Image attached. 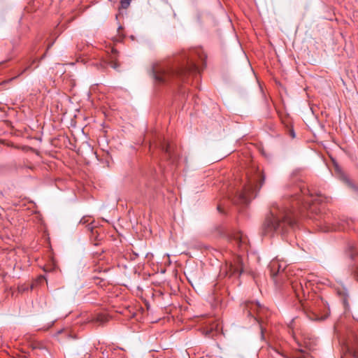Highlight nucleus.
Instances as JSON below:
<instances>
[{"mask_svg": "<svg viewBox=\"0 0 358 358\" xmlns=\"http://www.w3.org/2000/svg\"><path fill=\"white\" fill-rule=\"evenodd\" d=\"M196 57L201 62H204L206 56L201 50L191 51L188 55L185 56L182 63L176 68L169 66H159L153 69V75L156 81L164 83L169 81L172 78L178 77L183 79L187 73L199 72V67Z\"/></svg>", "mask_w": 358, "mask_h": 358, "instance_id": "obj_1", "label": "nucleus"}, {"mask_svg": "<svg viewBox=\"0 0 358 358\" xmlns=\"http://www.w3.org/2000/svg\"><path fill=\"white\" fill-rule=\"evenodd\" d=\"M297 217L298 214L293 210L273 204L262 224V233L264 235L285 233L288 227L293 228L296 225Z\"/></svg>", "mask_w": 358, "mask_h": 358, "instance_id": "obj_2", "label": "nucleus"}, {"mask_svg": "<svg viewBox=\"0 0 358 358\" xmlns=\"http://www.w3.org/2000/svg\"><path fill=\"white\" fill-rule=\"evenodd\" d=\"M247 178L248 184L244 187L243 192L239 194L240 202L243 204H248L256 196L265 180L264 173L258 169L254 170L250 174L248 173Z\"/></svg>", "mask_w": 358, "mask_h": 358, "instance_id": "obj_3", "label": "nucleus"}, {"mask_svg": "<svg viewBox=\"0 0 358 358\" xmlns=\"http://www.w3.org/2000/svg\"><path fill=\"white\" fill-rule=\"evenodd\" d=\"M117 50L112 48L111 55H110V61L106 59H101L99 62L94 64L96 68L101 71L107 69L108 66H110L113 69L117 70L120 67V64L117 62Z\"/></svg>", "mask_w": 358, "mask_h": 358, "instance_id": "obj_4", "label": "nucleus"}, {"mask_svg": "<svg viewBox=\"0 0 358 358\" xmlns=\"http://www.w3.org/2000/svg\"><path fill=\"white\" fill-rule=\"evenodd\" d=\"M159 146L166 159L172 164L175 163L178 159V154L175 151L174 145L164 139L160 142Z\"/></svg>", "mask_w": 358, "mask_h": 358, "instance_id": "obj_5", "label": "nucleus"}, {"mask_svg": "<svg viewBox=\"0 0 358 358\" xmlns=\"http://www.w3.org/2000/svg\"><path fill=\"white\" fill-rule=\"evenodd\" d=\"M243 312L247 313H264L268 308L257 301H246L242 306Z\"/></svg>", "mask_w": 358, "mask_h": 358, "instance_id": "obj_6", "label": "nucleus"}, {"mask_svg": "<svg viewBox=\"0 0 358 358\" xmlns=\"http://www.w3.org/2000/svg\"><path fill=\"white\" fill-rule=\"evenodd\" d=\"M286 269L287 266L284 262L273 259L270 264V271L273 278L278 275L282 278L287 273Z\"/></svg>", "mask_w": 358, "mask_h": 358, "instance_id": "obj_7", "label": "nucleus"}, {"mask_svg": "<svg viewBox=\"0 0 358 358\" xmlns=\"http://www.w3.org/2000/svg\"><path fill=\"white\" fill-rule=\"evenodd\" d=\"M243 272V258L240 255H237L234 257L233 262H231L227 273L230 276L237 275L239 276Z\"/></svg>", "mask_w": 358, "mask_h": 358, "instance_id": "obj_8", "label": "nucleus"}, {"mask_svg": "<svg viewBox=\"0 0 358 358\" xmlns=\"http://www.w3.org/2000/svg\"><path fill=\"white\" fill-rule=\"evenodd\" d=\"M86 316L85 320L88 323H92L93 325L99 326L103 325L110 321L112 317L110 315H84Z\"/></svg>", "mask_w": 358, "mask_h": 358, "instance_id": "obj_9", "label": "nucleus"}, {"mask_svg": "<svg viewBox=\"0 0 358 358\" xmlns=\"http://www.w3.org/2000/svg\"><path fill=\"white\" fill-rule=\"evenodd\" d=\"M234 241L241 250H246L248 238L242 233L238 232L234 236Z\"/></svg>", "mask_w": 358, "mask_h": 358, "instance_id": "obj_10", "label": "nucleus"}, {"mask_svg": "<svg viewBox=\"0 0 358 358\" xmlns=\"http://www.w3.org/2000/svg\"><path fill=\"white\" fill-rule=\"evenodd\" d=\"M94 220L90 221V217L84 216L80 220V224H87V230L90 231L92 234H94V226L93 225ZM96 233V231H95Z\"/></svg>", "mask_w": 358, "mask_h": 358, "instance_id": "obj_11", "label": "nucleus"}, {"mask_svg": "<svg viewBox=\"0 0 358 358\" xmlns=\"http://www.w3.org/2000/svg\"><path fill=\"white\" fill-rule=\"evenodd\" d=\"M342 303H343V307H344V312L345 313H346L347 312H348L350 310V308H349V303H348V297L346 296H343V298H342Z\"/></svg>", "mask_w": 358, "mask_h": 358, "instance_id": "obj_12", "label": "nucleus"}, {"mask_svg": "<svg viewBox=\"0 0 358 358\" xmlns=\"http://www.w3.org/2000/svg\"><path fill=\"white\" fill-rule=\"evenodd\" d=\"M311 320L321 321L324 320L327 317V315H323L321 317H317V315H309Z\"/></svg>", "mask_w": 358, "mask_h": 358, "instance_id": "obj_13", "label": "nucleus"}, {"mask_svg": "<svg viewBox=\"0 0 358 358\" xmlns=\"http://www.w3.org/2000/svg\"><path fill=\"white\" fill-rule=\"evenodd\" d=\"M131 0H121L120 1V6L122 8L126 9L127 8L129 5Z\"/></svg>", "mask_w": 358, "mask_h": 358, "instance_id": "obj_14", "label": "nucleus"}, {"mask_svg": "<svg viewBox=\"0 0 358 358\" xmlns=\"http://www.w3.org/2000/svg\"><path fill=\"white\" fill-rule=\"evenodd\" d=\"M354 274H355V278L358 281V265L355 267V268L354 270Z\"/></svg>", "mask_w": 358, "mask_h": 358, "instance_id": "obj_15", "label": "nucleus"}, {"mask_svg": "<svg viewBox=\"0 0 358 358\" xmlns=\"http://www.w3.org/2000/svg\"><path fill=\"white\" fill-rule=\"evenodd\" d=\"M346 228L344 227V226H342L341 227H339L338 229V230H345Z\"/></svg>", "mask_w": 358, "mask_h": 358, "instance_id": "obj_16", "label": "nucleus"}, {"mask_svg": "<svg viewBox=\"0 0 358 358\" xmlns=\"http://www.w3.org/2000/svg\"><path fill=\"white\" fill-rule=\"evenodd\" d=\"M53 43H50L48 45V48H47V50L51 48V46L52 45Z\"/></svg>", "mask_w": 358, "mask_h": 358, "instance_id": "obj_17", "label": "nucleus"}, {"mask_svg": "<svg viewBox=\"0 0 358 358\" xmlns=\"http://www.w3.org/2000/svg\"><path fill=\"white\" fill-rule=\"evenodd\" d=\"M31 67V66H29L27 68H26L25 69H24V71H22V73H24V71H26V70H27L28 69H29Z\"/></svg>", "mask_w": 358, "mask_h": 358, "instance_id": "obj_18", "label": "nucleus"}, {"mask_svg": "<svg viewBox=\"0 0 358 358\" xmlns=\"http://www.w3.org/2000/svg\"><path fill=\"white\" fill-rule=\"evenodd\" d=\"M31 67V66H29L27 68H26L25 69H24V71H22V73H24V71H26V70H27L28 69H29Z\"/></svg>", "mask_w": 358, "mask_h": 358, "instance_id": "obj_19", "label": "nucleus"}, {"mask_svg": "<svg viewBox=\"0 0 358 358\" xmlns=\"http://www.w3.org/2000/svg\"><path fill=\"white\" fill-rule=\"evenodd\" d=\"M142 192H143L144 194H147L148 193V191L147 190H144V189H141Z\"/></svg>", "mask_w": 358, "mask_h": 358, "instance_id": "obj_20", "label": "nucleus"}, {"mask_svg": "<svg viewBox=\"0 0 358 358\" xmlns=\"http://www.w3.org/2000/svg\"><path fill=\"white\" fill-rule=\"evenodd\" d=\"M45 54H44V55L42 56L41 59L44 58V57H45Z\"/></svg>", "mask_w": 358, "mask_h": 358, "instance_id": "obj_21", "label": "nucleus"}, {"mask_svg": "<svg viewBox=\"0 0 358 358\" xmlns=\"http://www.w3.org/2000/svg\"><path fill=\"white\" fill-rule=\"evenodd\" d=\"M217 209H218V210L220 211V206L217 207Z\"/></svg>", "mask_w": 358, "mask_h": 358, "instance_id": "obj_22", "label": "nucleus"}, {"mask_svg": "<svg viewBox=\"0 0 358 358\" xmlns=\"http://www.w3.org/2000/svg\"><path fill=\"white\" fill-rule=\"evenodd\" d=\"M148 320H149V319H148ZM150 322L151 323H153V321H152V320H150Z\"/></svg>", "mask_w": 358, "mask_h": 358, "instance_id": "obj_23", "label": "nucleus"}]
</instances>
